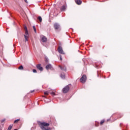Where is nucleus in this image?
Segmentation results:
<instances>
[{
  "instance_id": "f257e3e1",
  "label": "nucleus",
  "mask_w": 130,
  "mask_h": 130,
  "mask_svg": "<svg viewBox=\"0 0 130 130\" xmlns=\"http://www.w3.org/2000/svg\"><path fill=\"white\" fill-rule=\"evenodd\" d=\"M38 123L42 130H51L50 127H48V126L50 125L49 123L41 122H38Z\"/></svg>"
},
{
  "instance_id": "f03ea898",
  "label": "nucleus",
  "mask_w": 130,
  "mask_h": 130,
  "mask_svg": "<svg viewBox=\"0 0 130 130\" xmlns=\"http://www.w3.org/2000/svg\"><path fill=\"white\" fill-rule=\"evenodd\" d=\"M24 29L25 31V34L24 35V42H26L28 41L29 36V34L28 32L27 28L26 26L24 27Z\"/></svg>"
},
{
  "instance_id": "7ed1b4c3",
  "label": "nucleus",
  "mask_w": 130,
  "mask_h": 130,
  "mask_svg": "<svg viewBox=\"0 0 130 130\" xmlns=\"http://www.w3.org/2000/svg\"><path fill=\"white\" fill-rule=\"evenodd\" d=\"M70 84H68V85H67L62 88V91L63 93H67L70 91Z\"/></svg>"
},
{
  "instance_id": "20e7f679",
  "label": "nucleus",
  "mask_w": 130,
  "mask_h": 130,
  "mask_svg": "<svg viewBox=\"0 0 130 130\" xmlns=\"http://www.w3.org/2000/svg\"><path fill=\"white\" fill-rule=\"evenodd\" d=\"M87 80V76L85 74L83 75L80 79V81L82 84H85Z\"/></svg>"
},
{
  "instance_id": "39448f33",
  "label": "nucleus",
  "mask_w": 130,
  "mask_h": 130,
  "mask_svg": "<svg viewBox=\"0 0 130 130\" xmlns=\"http://www.w3.org/2000/svg\"><path fill=\"white\" fill-rule=\"evenodd\" d=\"M67 8V4H64L62 5L60 9V11L61 12H65Z\"/></svg>"
},
{
  "instance_id": "423d86ee",
  "label": "nucleus",
  "mask_w": 130,
  "mask_h": 130,
  "mask_svg": "<svg viewBox=\"0 0 130 130\" xmlns=\"http://www.w3.org/2000/svg\"><path fill=\"white\" fill-rule=\"evenodd\" d=\"M57 51L58 52L61 54H64V52L63 50V49L62 48V47L61 46H58V49H57Z\"/></svg>"
},
{
  "instance_id": "0eeeda50",
  "label": "nucleus",
  "mask_w": 130,
  "mask_h": 130,
  "mask_svg": "<svg viewBox=\"0 0 130 130\" xmlns=\"http://www.w3.org/2000/svg\"><path fill=\"white\" fill-rule=\"evenodd\" d=\"M36 68L40 71H43V68L41 66V64L39 63L36 65Z\"/></svg>"
},
{
  "instance_id": "6e6552de",
  "label": "nucleus",
  "mask_w": 130,
  "mask_h": 130,
  "mask_svg": "<svg viewBox=\"0 0 130 130\" xmlns=\"http://www.w3.org/2000/svg\"><path fill=\"white\" fill-rule=\"evenodd\" d=\"M54 28L55 30H58L60 28V26L58 23H55L54 24Z\"/></svg>"
},
{
  "instance_id": "1a4fd4ad",
  "label": "nucleus",
  "mask_w": 130,
  "mask_h": 130,
  "mask_svg": "<svg viewBox=\"0 0 130 130\" xmlns=\"http://www.w3.org/2000/svg\"><path fill=\"white\" fill-rule=\"evenodd\" d=\"M59 67L60 68V70L62 71L66 72L67 70V67L66 66H59Z\"/></svg>"
},
{
  "instance_id": "9d476101",
  "label": "nucleus",
  "mask_w": 130,
  "mask_h": 130,
  "mask_svg": "<svg viewBox=\"0 0 130 130\" xmlns=\"http://www.w3.org/2000/svg\"><path fill=\"white\" fill-rule=\"evenodd\" d=\"M46 69L47 70H53V68L52 67V65L51 64H47L46 67H45Z\"/></svg>"
},
{
  "instance_id": "9b49d317",
  "label": "nucleus",
  "mask_w": 130,
  "mask_h": 130,
  "mask_svg": "<svg viewBox=\"0 0 130 130\" xmlns=\"http://www.w3.org/2000/svg\"><path fill=\"white\" fill-rule=\"evenodd\" d=\"M41 41L42 42H47V38L45 36H42L41 37Z\"/></svg>"
},
{
  "instance_id": "f8f14e48",
  "label": "nucleus",
  "mask_w": 130,
  "mask_h": 130,
  "mask_svg": "<svg viewBox=\"0 0 130 130\" xmlns=\"http://www.w3.org/2000/svg\"><path fill=\"white\" fill-rule=\"evenodd\" d=\"M60 78L63 79H64L66 78V74L64 73H61L60 74Z\"/></svg>"
},
{
  "instance_id": "ddd939ff",
  "label": "nucleus",
  "mask_w": 130,
  "mask_h": 130,
  "mask_svg": "<svg viewBox=\"0 0 130 130\" xmlns=\"http://www.w3.org/2000/svg\"><path fill=\"white\" fill-rule=\"evenodd\" d=\"M75 3H76V4H77V5H81L82 1H76Z\"/></svg>"
},
{
  "instance_id": "4468645a",
  "label": "nucleus",
  "mask_w": 130,
  "mask_h": 130,
  "mask_svg": "<svg viewBox=\"0 0 130 130\" xmlns=\"http://www.w3.org/2000/svg\"><path fill=\"white\" fill-rule=\"evenodd\" d=\"M18 70H23V67L22 65L19 66V67H18Z\"/></svg>"
},
{
  "instance_id": "2eb2a0df",
  "label": "nucleus",
  "mask_w": 130,
  "mask_h": 130,
  "mask_svg": "<svg viewBox=\"0 0 130 130\" xmlns=\"http://www.w3.org/2000/svg\"><path fill=\"white\" fill-rule=\"evenodd\" d=\"M12 127H13V124H10V125H9V127H8V129H7V130H11Z\"/></svg>"
},
{
  "instance_id": "dca6fc26",
  "label": "nucleus",
  "mask_w": 130,
  "mask_h": 130,
  "mask_svg": "<svg viewBox=\"0 0 130 130\" xmlns=\"http://www.w3.org/2000/svg\"><path fill=\"white\" fill-rule=\"evenodd\" d=\"M38 20H39V21L40 22H42V17L41 16L38 17Z\"/></svg>"
},
{
  "instance_id": "f3484780",
  "label": "nucleus",
  "mask_w": 130,
  "mask_h": 130,
  "mask_svg": "<svg viewBox=\"0 0 130 130\" xmlns=\"http://www.w3.org/2000/svg\"><path fill=\"white\" fill-rule=\"evenodd\" d=\"M32 28H33V29H34L35 32L37 33V29H36V26H33Z\"/></svg>"
},
{
  "instance_id": "a211bd4d",
  "label": "nucleus",
  "mask_w": 130,
  "mask_h": 130,
  "mask_svg": "<svg viewBox=\"0 0 130 130\" xmlns=\"http://www.w3.org/2000/svg\"><path fill=\"white\" fill-rule=\"evenodd\" d=\"M20 121V119H18L17 120H15V121H14V123H17Z\"/></svg>"
},
{
  "instance_id": "6ab92c4d",
  "label": "nucleus",
  "mask_w": 130,
  "mask_h": 130,
  "mask_svg": "<svg viewBox=\"0 0 130 130\" xmlns=\"http://www.w3.org/2000/svg\"><path fill=\"white\" fill-rule=\"evenodd\" d=\"M105 122V120H102L101 121L100 124H101V125H102V124H103V123H104Z\"/></svg>"
},
{
  "instance_id": "aec40b11",
  "label": "nucleus",
  "mask_w": 130,
  "mask_h": 130,
  "mask_svg": "<svg viewBox=\"0 0 130 130\" xmlns=\"http://www.w3.org/2000/svg\"><path fill=\"white\" fill-rule=\"evenodd\" d=\"M50 94L52 95H55V92H54V91H52L51 92H50Z\"/></svg>"
},
{
  "instance_id": "412c9836",
  "label": "nucleus",
  "mask_w": 130,
  "mask_h": 130,
  "mask_svg": "<svg viewBox=\"0 0 130 130\" xmlns=\"http://www.w3.org/2000/svg\"><path fill=\"white\" fill-rule=\"evenodd\" d=\"M44 94L48 95L49 94V92L48 91H45L44 92Z\"/></svg>"
},
{
  "instance_id": "4be33fe9",
  "label": "nucleus",
  "mask_w": 130,
  "mask_h": 130,
  "mask_svg": "<svg viewBox=\"0 0 130 130\" xmlns=\"http://www.w3.org/2000/svg\"><path fill=\"white\" fill-rule=\"evenodd\" d=\"M32 72L34 73H37V70L36 69H33L32 70Z\"/></svg>"
},
{
  "instance_id": "5701e85b",
  "label": "nucleus",
  "mask_w": 130,
  "mask_h": 130,
  "mask_svg": "<svg viewBox=\"0 0 130 130\" xmlns=\"http://www.w3.org/2000/svg\"><path fill=\"white\" fill-rule=\"evenodd\" d=\"M24 3L25 4H28V2L27 1H24Z\"/></svg>"
},
{
  "instance_id": "b1692460",
  "label": "nucleus",
  "mask_w": 130,
  "mask_h": 130,
  "mask_svg": "<svg viewBox=\"0 0 130 130\" xmlns=\"http://www.w3.org/2000/svg\"><path fill=\"white\" fill-rule=\"evenodd\" d=\"M5 121H6V119H4V120H2L1 122H2V123H3V122H4Z\"/></svg>"
},
{
  "instance_id": "393cba45",
  "label": "nucleus",
  "mask_w": 130,
  "mask_h": 130,
  "mask_svg": "<svg viewBox=\"0 0 130 130\" xmlns=\"http://www.w3.org/2000/svg\"><path fill=\"white\" fill-rule=\"evenodd\" d=\"M35 92V90H30V93H33Z\"/></svg>"
},
{
  "instance_id": "a878e982",
  "label": "nucleus",
  "mask_w": 130,
  "mask_h": 130,
  "mask_svg": "<svg viewBox=\"0 0 130 130\" xmlns=\"http://www.w3.org/2000/svg\"><path fill=\"white\" fill-rule=\"evenodd\" d=\"M60 60H62V58L61 57H60Z\"/></svg>"
},
{
  "instance_id": "bb28decb",
  "label": "nucleus",
  "mask_w": 130,
  "mask_h": 130,
  "mask_svg": "<svg viewBox=\"0 0 130 130\" xmlns=\"http://www.w3.org/2000/svg\"><path fill=\"white\" fill-rule=\"evenodd\" d=\"M121 124H120V126H121Z\"/></svg>"
},
{
  "instance_id": "cd10ccee",
  "label": "nucleus",
  "mask_w": 130,
  "mask_h": 130,
  "mask_svg": "<svg viewBox=\"0 0 130 130\" xmlns=\"http://www.w3.org/2000/svg\"><path fill=\"white\" fill-rule=\"evenodd\" d=\"M14 130H18L17 129H15Z\"/></svg>"
},
{
  "instance_id": "c85d7f7f",
  "label": "nucleus",
  "mask_w": 130,
  "mask_h": 130,
  "mask_svg": "<svg viewBox=\"0 0 130 130\" xmlns=\"http://www.w3.org/2000/svg\"><path fill=\"white\" fill-rule=\"evenodd\" d=\"M95 126H98V125H95Z\"/></svg>"
}]
</instances>
